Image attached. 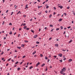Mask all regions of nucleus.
<instances>
[{
	"label": "nucleus",
	"instance_id": "f257e3e1",
	"mask_svg": "<svg viewBox=\"0 0 75 75\" xmlns=\"http://www.w3.org/2000/svg\"><path fill=\"white\" fill-rule=\"evenodd\" d=\"M65 68H64L62 69V70L61 71L60 73L61 74H63V73H62V72H63V71H65Z\"/></svg>",
	"mask_w": 75,
	"mask_h": 75
},
{
	"label": "nucleus",
	"instance_id": "6e6552de",
	"mask_svg": "<svg viewBox=\"0 0 75 75\" xmlns=\"http://www.w3.org/2000/svg\"><path fill=\"white\" fill-rule=\"evenodd\" d=\"M31 68H33V66H31L29 68V69H31Z\"/></svg>",
	"mask_w": 75,
	"mask_h": 75
},
{
	"label": "nucleus",
	"instance_id": "ddd939ff",
	"mask_svg": "<svg viewBox=\"0 0 75 75\" xmlns=\"http://www.w3.org/2000/svg\"><path fill=\"white\" fill-rule=\"evenodd\" d=\"M63 8V6H60V9H62Z\"/></svg>",
	"mask_w": 75,
	"mask_h": 75
},
{
	"label": "nucleus",
	"instance_id": "680f3d73",
	"mask_svg": "<svg viewBox=\"0 0 75 75\" xmlns=\"http://www.w3.org/2000/svg\"><path fill=\"white\" fill-rule=\"evenodd\" d=\"M54 10H55L56 9V8H55V7H54Z\"/></svg>",
	"mask_w": 75,
	"mask_h": 75
},
{
	"label": "nucleus",
	"instance_id": "f8f14e48",
	"mask_svg": "<svg viewBox=\"0 0 75 75\" xmlns=\"http://www.w3.org/2000/svg\"><path fill=\"white\" fill-rule=\"evenodd\" d=\"M9 34H10L11 35H12V32L11 31H10V33H9Z\"/></svg>",
	"mask_w": 75,
	"mask_h": 75
},
{
	"label": "nucleus",
	"instance_id": "1a4fd4ad",
	"mask_svg": "<svg viewBox=\"0 0 75 75\" xmlns=\"http://www.w3.org/2000/svg\"><path fill=\"white\" fill-rule=\"evenodd\" d=\"M45 65V64H42L41 67H44Z\"/></svg>",
	"mask_w": 75,
	"mask_h": 75
},
{
	"label": "nucleus",
	"instance_id": "0eeeda50",
	"mask_svg": "<svg viewBox=\"0 0 75 75\" xmlns=\"http://www.w3.org/2000/svg\"><path fill=\"white\" fill-rule=\"evenodd\" d=\"M36 53V51H35L34 52H33V55H34V54H35Z\"/></svg>",
	"mask_w": 75,
	"mask_h": 75
},
{
	"label": "nucleus",
	"instance_id": "69168bd1",
	"mask_svg": "<svg viewBox=\"0 0 75 75\" xmlns=\"http://www.w3.org/2000/svg\"><path fill=\"white\" fill-rule=\"evenodd\" d=\"M45 2H44L42 3V4H45Z\"/></svg>",
	"mask_w": 75,
	"mask_h": 75
},
{
	"label": "nucleus",
	"instance_id": "49530a36",
	"mask_svg": "<svg viewBox=\"0 0 75 75\" xmlns=\"http://www.w3.org/2000/svg\"><path fill=\"white\" fill-rule=\"evenodd\" d=\"M64 15L65 16H67V13H64Z\"/></svg>",
	"mask_w": 75,
	"mask_h": 75
},
{
	"label": "nucleus",
	"instance_id": "58836bf2",
	"mask_svg": "<svg viewBox=\"0 0 75 75\" xmlns=\"http://www.w3.org/2000/svg\"><path fill=\"white\" fill-rule=\"evenodd\" d=\"M25 55H24L22 57L23 58H25Z\"/></svg>",
	"mask_w": 75,
	"mask_h": 75
},
{
	"label": "nucleus",
	"instance_id": "412c9836",
	"mask_svg": "<svg viewBox=\"0 0 75 75\" xmlns=\"http://www.w3.org/2000/svg\"><path fill=\"white\" fill-rule=\"evenodd\" d=\"M14 13V12H12L11 13V16H12L13 15V14Z\"/></svg>",
	"mask_w": 75,
	"mask_h": 75
},
{
	"label": "nucleus",
	"instance_id": "6e6d98bb",
	"mask_svg": "<svg viewBox=\"0 0 75 75\" xmlns=\"http://www.w3.org/2000/svg\"><path fill=\"white\" fill-rule=\"evenodd\" d=\"M23 62H21V63H20V65H21V64H22V63Z\"/></svg>",
	"mask_w": 75,
	"mask_h": 75
},
{
	"label": "nucleus",
	"instance_id": "4be33fe9",
	"mask_svg": "<svg viewBox=\"0 0 75 75\" xmlns=\"http://www.w3.org/2000/svg\"><path fill=\"white\" fill-rule=\"evenodd\" d=\"M36 44H40V42L37 41L36 42Z\"/></svg>",
	"mask_w": 75,
	"mask_h": 75
},
{
	"label": "nucleus",
	"instance_id": "20e7f679",
	"mask_svg": "<svg viewBox=\"0 0 75 75\" xmlns=\"http://www.w3.org/2000/svg\"><path fill=\"white\" fill-rule=\"evenodd\" d=\"M41 14H42V12H41V11L40 12H39V13H38V14L39 16H40V15H41Z\"/></svg>",
	"mask_w": 75,
	"mask_h": 75
},
{
	"label": "nucleus",
	"instance_id": "a18cd8bd",
	"mask_svg": "<svg viewBox=\"0 0 75 75\" xmlns=\"http://www.w3.org/2000/svg\"><path fill=\"white\" fill-rule=\"evenodd\" d=\"M71 28V26H69L67 27V28Z\"/></svg>",
	"mask_w": 75,
	"mask_h": 75
},
{
	"label": "nucleus",
	"instance_id": "9d476101",
	"mask_svg": "<svg viewBox=\"0 0 75 75\" xmlns=\"http://www.w3.org/2000/svg\"><path fill=\"white\" fill-rule=\"evenodd\" d=\"M55 47H58V44H56L55 45Z\"/></svg>",
	"mask_w": 75,
	"mask_h": 75
},
{
	"label": "nucleus",
	"instance_id": "e2e57ef3",
	"mask_svg": "<svg viewBox=\"0 0 75 75\" xmlns=\"http://www.w3.org/2000/svg\"><path fill=\"white\" fill-rule=\"evenodd\" d=\"M23 17H26V15H24Z\"/></svg>",
	"mask_w": 75,
	"mask_h": 75
},
{
	"label": "nucleus",
	"instance_id": "39448f33",
	"mask_svg": "<svg viewBox=\"0 0 75 75\" xmlns=\"http://www.w3.org/2000/svg\"><path fill=\"white\" fill-rule=\"evenodd\" d=\"M40 65V62H38L37 64H36V67H38V65Z\"/></svg>",
	"mask_w": 75,
	"mask_h": 75
},
{
	"label": "nucleus",
	"instance_id": "7ed1b4c3",
	"mask_svg": "<svg viewBox=\"0 0 75 75\" xmlns=\"http://www.w3.org/2000/svg\"><path fill=\"white\" fill-rule=\"evenodd\" d=\"M59 55L60 57H62V54H59Z\"/></svg>",
	"mask_w": 75,
	"mask_h": 75
},
{
	"label": "nucleus",
	"instance_id": "774afa93",
	"mask_svg": "<svg viewBox=\"0 0 75 75\" xmlns=\"http://www.w3.org/2000/svg\"><path fill=\"white\" fill-rule=\"evenodd\" d=\"M20 34H18V37H20Z\"/></svg>",
	"mask_w": 75,
	"mask_h": 75
},
{
	"label": "nucleus",
	"instance_id": "13d9d810",
	"mask_svg": "<svg viewBox=\"0 0 75 75\" xmlns=\"http://www.w3.org/2000/svg\"><path fill=\"white\" fill-rule=\"evenodd\" d=\"M73 14L74 16H75V13L74 12H73Z\"/></svg>",
	"mask_w": 75,
	"mask_h": 75
},
{
	"label": "nucleus",
	"instance_id": "aec40b11",
	"mask_svg": "<svg viewBox=\"0 0 75 75\" xmlns=\"http://www.w3.org/2000/svg\"><path fill=\"white\" fill-rule=\"evenodd\" d=\"M57 56H54V59H55V58H57Z\"/></svg>",
	"mask_w": 75,
	"mask_h": 75
},
{
	"label": "nucleus",
	"instance_id": "338daca9",
	"mask_svg": "<svg viewBox=\"0 0 75 75\" xmlns=\"http://www.w3.org/2000/svg\"><path fill=\"white\" fill-rule=\"evenodd\" d=\"M7 75H10V74L9 73H8L7 74Z\"/></svg>",
	"mask_w": 75,
	"mask_h": 75
},
{
	"label": "nucleus",
	"instance_id": "c9c22d12",
	"mask_svg": "<svg viewBox=\"0 0 75 75\" xmlns=\"http://www.w3.org/2000/svg\"><path fill=\"white\" fill-rule=\"evenodd\" d=\"M42 7V6H38V8H40V7Z\"/></svg>",
	"mask_w": 75,
	"mask_h": 75
},
{
	"label": "nucleus",
	"instance_id": "dca6fc26",
	"mask_svg": "<svg viewBox=\"0 0 75 75\" xmlns=\"http://www.w3.org/2000/svg\"><path fill=\"white\" fill-rule=\"evenodd\" d=\"M45 59L47 60V59H48V57H45Z\"/></svg>",
	"mask_w": 75,
	"mask_h": 75
},
{
	"label": "nucleus",
	"instance_id": "2eb2a0df",
	"mask_svg": "<svg viewBox=\"0 0 75 75\" xmlns=\"http://www.w3.org/2000/svg\"><path fill=\"white\" fill-rule=\"evenodd\" d=\"M24 42H28V41L25 40L24 41Z\"/></svg>",
	"mask_w": 75,
	"mask_h": 75
},
{
	"label": "nucleus",
	"instance_id": "a211bd4d",
	"mask_svg": "<svg viewBox=\"0 0 75 75\" xmlns=\"http://www.w3.org/2000/svg\"><path fill=\"white\" fill-rule=\"evenodd\" d=\"M31 32H32V33H34V30H31Z\"/></svg>",
	"mask_w": 75,
	"mask_h": 75
},
{
	"label": "nucleus",
	"instance_id": "6ab92c4d",
	"mask_svg": "<svg viewBox=\"0 0 75 75\" xmlns=\"http://www.w3.org/2000/svg\"><path fill=\"white\" fill-rule=\"evenodd\" d=\"M52 16V14H50V15L49 16V18H51V16Z\"/></svg>",
	"mask_w": 75,
	"mask_h": 75
},
{
	"label": "nucleus",
	"instance_id": "79ce46f5",
	"mask_svg": "<svg viewBox=\"0 0 75 75\" xmlns=\"http://www.w3.org/2000/svg\"><path fill=\"white\" fill-rule=\"evenodd\" d=\"M17 48L19 49H20V48H21V47H17Z\"/></svg>",
	"mask_w": 75,
	"mask_h": 75
},
{
	"label": "nucleus",
	"instance_id": "72a5a7b5",
	"mask_svg": "<svg viewBox=\"0 0 75 75\" xmlns=\"http://www.w3.org/2000/svg\"><path fill=\"white\" fill-rule=\"evenodd\" d=\"M18 62H17L15 63L16 65V64H18Z\"/></svg>",
	"mask_w": 75,
	"mask_h": 75
},
{
	"label": "nucleus",
	"instance_id": "09e8293b",
	"mask_svg": "<svg viewBox=\"0 0 75 75\" xmlns=\"http://www.w3.org/2000/svg\"><path fill=\"white\" fill-rule=\"evenodd\" d=\"M51 39H52V38H50L49 39V40H51Z\"/></svg>",
	"mask_w": 75,
	"mask_h": 75
},
{
	"label": "nucleus",
	"instance_id": "37998d69",
	"mask_svg": "<svg viewBox=\"0 0 75 75\" xmlns=\"http://www.w3.org/2000/svg\"><path fill=\"white\" fill-rule=\"evenodd\" d=\"M8 10H7L6 11V13H8Z\"/></svg>",
	"mask_w": 75,
	"mask_h": 75
},
{
	"label": "nucleus",
	"instance_id": "f704fd0d",
	"mask_svg": "<svg viewBox=\"0 0 75 75\" xmlns=\"http://www.w3.org/2000/svg\"><path fill=\"white\" fill-rule=\"evenodd\" d=\"M9 25H12V23H9Z\"/></svg>",
	"mask_w": 75,
	"mask_h": 75
},
{
	"label": "nucleus",
	"instance_id": "a878e982",
	"mask_svg": "<svg viewBox=\"0 0 75 75\" xmlns=\"http://www.w3.org/2000/svg\"><path fill=\"white\" fill-rule=\"evenodd\" d=\"M66 59H66V58H64L63 60H64V61H65V60H66Z\"/></svg>",
	"mask_w": 75,
	"mask_h": 75
},
{
	"label": "nucleus",
	"instance_id": "9b49d317",
	"mask_svg": "<svg viewBox=\"0 0 75 75\" xmlns=\"http://www.w3.org/2000/svg\"><path fill=\"white\" fill-rule=\"evenodd\" d=\"M62 19H59V21L60 22V21H62Z\"/></svg>",
	"mask_w": 75,
	"mask_h": 75
},
{
	"label": "nucleus",
	"instance_id": "f03ea898",
	"mask_svg": "<svg viewBox=\"0 0 75 75\" xmlns=\"http://www.w3.org/2000/svg\"><path fill=\"white\" fill-rule=\"evenodd\" d=\"M38 36V35H35L34 36V38H37V37Z\"/></svg>",
	"mask_w": 75,
	"mask_h": 75
},
{
	"label": "nucleus",
	"instance_id": "bf43d9fd",
	"mask_svg": "<svg viewBox=\"0 0 75 75\" xmlns=\"http://www.w3.org/2000/svg\"><path fill=\"white\" fill-rule=\"evenodd\" d=\"M28 7H26L25 8V9H26V8H28Z\"/></svg>",
	"mask_w": 75,
	"mask_h": 75
},
{
	"label": "nucleus",
	"instance_id": "c85d7f7f",
	"mask_svg": "<svg viewBox=\"0 0 75 75\" xmlns=\"http://www.w3.org/2000/svg\"><path fill=\"white\" fill-rule=\"evenodd\" d=\"M11 59V58H10L8 60V61H10V60Z\"/></svg>",
	"mask_w": 75,
	"mask_h": 75
},
{
	"label": "nucleus",
	"instance_id": "393cba45",
	"mask_svg": "<svg viewBox=\"0 0 75 75\" xmlns=\"http://www.w3.org/2000/svg\"><path fill=\"white\" fill-rule=\"evenodd\" d=\"M46 69L45 70V71H47L48 70V68H47V67H46Z\"/></svg>",
	"mask_w": 75,
	"mask_h": 75
},
{
	"label": "nucleus",
	"instance_id": "423d86ee",
	"mask_svg": "<svg viewBox=\"0 0 75 75\" xmlns=\"http://www.w3.org/2000/svg\"><path fill=\"white\" fill-rule=\"evenodd\" d=\"M72 61V59H70L69 60V62H71V61Z\"/></svg>",
	"mask_w": 75,
	"mask_h": 75
},
{
	"label": "nucleus",
	"instance_id": "e433bc0d",
	"mask_svg": "<svg viewBox=\"0 0 75 75\" xmlns=\"http://www.w3.org/2000/svg\"><path fill=\"white\" fill-rule=\"evenodd\" d=\"M4 53V52H2V53H1V55H3V54Z\"/></svg>",
	"mask_w": 75,
	"mask_h": 75
},
{
	"label": "nucleus",
	"instance_id": "8fccbe9b",
	"mask_svg": "<svg viewBox=\"0 0 75 75\" xmlns=\"http://www.w3.org/2000/svg\"><path fill=\"white\" fill-rule=\"evenodd\" d=\"M49 7V6H47L46 7V8H48Z\"/></svg>",
	"mask_w": 75,
	"mask_h": 75
},
{
	"label": "nucleus",
	"instance_id": "de8ad7c7",
	"mask_svg": "<svg viewBox=\"0 0 75 75\" xmlns=\"http://www.w3.org/2000/svg\"><path fill=\"white\" fill-rule=\"evenodd\" d=\"M4 21L2 23V25H4Z\"/></svg>",
	"mask_w": 75,
	"mask_h": 75
},
{
	"label": "nucleus",
	"instance_id": "4468645a",
	"mask_svg": "<svg viewBox=\"0 0 75 75\" xmlns=\"http://www.w3.org/2000/svg\"><path fill=\"white\" fill-rule=\"evenodd\" d=\"M21 69L20 67H18L17 68V70H20Z\"/></svg>",
	"mask_w": 75,
	"mask_h": 75
},
{
	"label": "nucleus",
	"instance_id": "3c124183",
	"mask_svg": "<svg viewBox=\"0 0 75 75\" xmlns=\"http://www.w3.org/2000/svg\"><path fill=\"white\" fill-rule=\"evenodd\" d=\"M4 40H6V38L5 37H4Z\"/></svg>",
	"mask_w": 75,
	"mask_h": 75
},
{
	"label": "nucleus",
	"instance_id": "603ef678",
	"mask_svg": "<svg viewBox=\"0 0 75 75\" xmlns=\"http://www.w3.org/2000/svg\"><path fill=\"white\" fill-rule=\"evenodd\" d=\"M71 23L72 24H73L74 23V21H72L71 22Z\"/></svg>",
	"mask_w": 75,
	"mask_h": 75
},
{
	"label": "nucleus",
	"instance_id": "5fc2aeb1",
	"mask_svg": "<svg viewBox=\"0 0 75 75\" xmlns=\"http://www.w3.org/2000/svg\"><path fill=\"white\" fill-rule=\"evenodd\" d=\"M19 31H21V28H19Z\"/></svg>",
	"mask_w": 75,
	"mask_h": 75
},
{
	"label": "nucleus",
	"instance_id": "0e129e2a",
	"mask_svg": "<svg viewBox=\"0 0 75 75\" xmlns=\"http://www.w3.org/2000/svg\"><path fill=\"white\" fill-rule=\"evenodd\" d=\"M47 62H49L50 61V59H48V61H47Z\"/></svg>",
	"mask_w": 75,
	"mask_h": 75
},
{
	"label": "nucleus",
	"instance_id": "5701e85b",
	"mask_svg": "<svg viewBox=\"0 0 75 75\" xmlns=\"http://www.w3.org/2000/svg\"><path fill=\"white\" fill-rule=\"evenodd\" d=\"M27 27V26H24V29H25V28H26Z\"/></svg>",
	"mask_w": 75,
	"mask_h": 75
},
{
	"label": "nucleus",
	"instance_id": "864d4df0",
	"mask_svg": "<svg viewBox=\"0 0 75 75\" xmlns=\"http://www.w3.org/2000/svg\"><path fill=\"white\" fill-rule=\"evenodd\" d=\"M62 51H66V50H63Z\"/></svg>",
	"mask_w": 75,
	"mask_h": 75
},
{
	"label": "nucleus",
	"instance_id": "a19ab883",
	"mask_svg": "<svg viewBox=\"0 0 75 75\" xmlns=\"http://www.w3.org/2000/svg\"><path fill=\"white\" fill-rule=\"evenodd\" d=\"M26 30H29V29H30V28H27L26 29Z\"/></svg>",
	"mask_w": 75,
	"mask_h": 75
},
{
	"label": "nucleus",
	"instance_id": "7c9ffc66",
	"mask_svg": "<svg viewBox=\"0 0 75 75\" xmlns=\"http://www.w3.org/2000/svg\"><path fill=\"white\" fill-rule=\"evenodd\" d=\"M22 47H24V45H23V44H22L21 45Z\"/></svg>",
	"mask_w": 75,
	"mask_h": 75
},
{
	"label": "nucleus",
	"instance_id": "052dcab7",
	"mask_svg": "<svg viewBox=\"0 0 75 75\" xmlns=\"http://www.w3.org/2000/svg\"><path fill=\"white\" fill-rule=\"evenodd\" d=\"M56 40L57 41H59L58 39H56Z\"/></svg>",
	"mask_w": 75,
	"mask_h": 75
},
{
	"label": "nucleus",
	"instance_id": "cd10ccee",
	"mask_svg": "<svg viewBox=\"0 0 75 75\" xmlns=\"http://www.w3.org/2000/svg\"><path fill=\"white\" fill-rule=\"evenodd\" d=\"M40 57H42V56H43V55L40 54Z\"/></svg>",
	"mask_w": 75,
	"mask_h": 75
},
{
	"label": "nucleus",
	"instance_id": "473e14b6",
	"mask_svg": "<svg viewBox=\"0 0 75 75\" xmlns=\"http://www.w3.org/2000/svg\"><path fill=\"white\" fill-rule=\"evenodd\" d=\"M45 13H48V11H47V10L45 11Z\"/></svg>",
	"mask_w": 75,
	"mask_h": 75
},
{
	"label": "nucleus",
	"instance_id": "c03bdc74",
	"mask_svg": "<svg viewBox=\"0 0 75 75\" xmlns=\"http://www.w3.org/2000/svg\"><path fill=\"white\" fill-rule=\"evenodd\" d=\"M67 9H69V6H68L67 7Z\"/></svg>",
	"mask_w": 75,
	"mask_h": 75
},
{
	"label": "nucleus",
	"instance_id": "c756f323",
	"mask_svg": "<svg viewBox=\"0 0 75 75\" xmlns=\"http://www.w3.org/2000/svg\"><path fill=\"white\" fill-rule=\"evenodd\" d=\"M59 61H60V62H62V60H59Z\"/></svg>",
	"mask_w": 75,
	"mask_h": 75
},
{
	"label": "nucleus",
	"instance_id": "2f4dec72",
	"mask_svg": "<svg viewBox=\"0 0 75 75\" xmlns=\"http://www.w3.org/2000/svg\"><path fill=\"white\" fill-rule=\"evenodd\" d=\"M50 26L51 27H53V25H50Z\"/></svg>",
	"mask_w": 75,
	"mask_h": 75
},
{
	"label": "nucleus",
	"instance_id": "b1692460",
	"mask_svg": "<svg viewBox=\"0 0 75 75\" xmlns=\"http://www.w3.org/2000/svg\"><path fill=\"white\" fill-rule=\"evenodd\" d=\"M61 27V30H62L63 29V27L62 26H60Z\"/></svg>",
	"mask_w": 75,
	"mask_h": 75
},
{
	"label": "nucleus",
	"instance_id": "ea45409f",
	"mask_svg": "<svg viewBox=\"0 0 75 75\" xmlns=\"http://www.w3.org/2000/svg\"><path fill=\"white\" fill-rule=\"evenodd\" d=\"M20 13V11H19L18 13H17V14H19V13Z\"/></svg>",
	"mask_w": 75,
	"mask_h": 75
},
{
	"label": "nucleus",
	"instance_id": "f3484780",
	"mask_svg": "<svg viewBox=\"0 0 75 75\" xmlns=\"http://www.w3.org/2000/svg\"><path fill=\"white\" fill-rule=\"evenodd\" d=\"M59 30V28H56V31H58V30Z\"/></svg>",
	"mask_w": 75,
	"mask_h": 75
},
{
	"label": "nucleus",
	"instance_id": "bb28decb",
	"mask_svg": "<svg viewBox=\"0 0 75 75\" xmlns=\"http://www.w3.org/2000/svg\"><path fill=\"white\" fill-rule=\"evenodd\" d=\"M72 40L70 41H69V43H71V42H72Z\"/></svg>",
	"mask_w": 75,
	"mask_h": 75
},
{
	"label": "nucleus",
	"instance_id": "4d7b16f0",
	"mask_svg": "<svg viewBox=\"0 0 75 75\" xmlns=\"http://www.w3.org/2000/svg\"><path fill=\"white\" fill-rule=\"evenodd\" d=\"M55 14H56L55 12H54L53 13V15H55Z\"/></svg>",
	"mask_w": 75,
	"mask_h": 75
},
{
	"label": "nucleus",
	"instance_id": "4c0bfd02",
	"mask_svg": "<svg viewBox=\"0 0 75 75\" xmlns=\"http://www.w3.org/2000/svg\"><path fill=\"white\" fill-rule=\"evenodd\" d=\"M25 25H26V24L25 23L23 25V26H25Z\"/></svg>",
	"mask_w": 75,
	"mask_h": 75
}]
</instances>
